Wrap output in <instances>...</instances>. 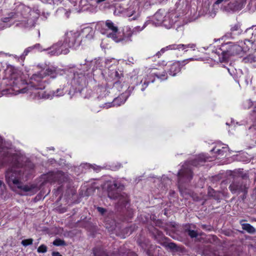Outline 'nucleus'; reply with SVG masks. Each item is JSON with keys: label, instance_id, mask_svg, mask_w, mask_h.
<instances>
[{"label": "nucleus", "instance_id": "nucleus-33", "mask_svg": "<svg viewBox=\"0 0 256 256\" xmlns=\"http://www.w3.org/2000/svg\"><path fill=\"white\" fill-rule=\"evenodd\" d=\"M156 75L158 78L161 79L162 80H165L167 79V76L165 72H163L162 74L156 73Z\"/></svg>", "mask_w": 256, "mask_h": 256}, {"label": "nucleus", "instance_id": "nucleus-4", "mask_svg": "<svg viewBox=\"0 0 256 256\" xmlns=\"http://www.w3.org/2000/svg\"><path fill=\"white\" fill-rule=\"evenodd\" d=\"M6 176L10 186L14 184V186L22 190L26 194L32 195L36 193L37 190L36 186L34 184L22 185L20 181V174L18 171L12 170L7 172Z\"/></svg>", "mask_w": 256, "mask_h": 256}, {"label": "nucleus", "instance_id": "nucleus-32", "mask_svg": "<svg viewBox=\"0 0 256 256\" xmlns=\"http://www.w3.org/2000/svg\"><path fill=\"white\" fill-rule=\"evenodd\" d=\"M53 244L56 246L65 245L64 242L60 239H56L53 242Z\"/></svg>", "mask_w": 256, "mask_h": 256}, {"label": "nucleus", "instance_id": "nucleus-25", "mask_svg": "<svg viewBox=\"0 0 256 256\" xmlns=\"http://www.w3.org/2000/svg\"><path fill=\"white\" fill-rule=\"evenodd\" d=\"M240 82H244L246 86H248V84H250L252 83V77L250 76H246L244 78H242L240 80H238V82L239 83Z\"/></svg>", "mask_w": 256, "mask_h": 256}, {"label": "nucleus", "instance_id": "nucleus-47", "mask_svg": "<svg viewBox=\"0 0 256 256\" xmlns=\"http://www.w3.org/2000/svg\"><path fill=\"white\" fill-rule=\"evenodd\" d=\"M250 130H252H252H256V128H253V124L252 125V126H250Z\"/></svg>", "mask_w": 256, "mask_h": 256}, {"label": "nucleus", "instance_id": "nucleus-26", "mask_svg": "<svg viewBox=\"0 0 256 256\" xmlns=\"http://www.w3.org/2000/svg\"><path fill=\"white\" fill-rule=\"evenodd\" d=\"M253 105V102L250 100H246L242 104V106L244 109H249Z\"/></svg>", "mask_w": 256, "mask_h": 256}, {"label": "nucleus", "instance_id": "nucleus-23", "mask_svg": "<svg viewBox=\"0 0 256 256\" xmlns=\"http://www.w3.org/2000/svg\"><path fill=\"white\" fill-rule=\"evenodd\" d=\"M25 158L22 156H18V155H14L13 156L12 160L14 161V164L16 165H22V162H23Z\"/></svg>", "mask_w": 256, "mask_h": 256}, {"label": "nucleus", "instance_id": "nucleus-11", "mask_svg": "<svg viewBox=\"0 0 256 256\" xmlns=\"http://www.w3.org/2000/svg\"><path fill=\"white\" fill-rule=\"evenodd\" d=\"M229 188L232 192L236 193L244 192L246 187L240 182H234L230 185Z\"/></svg>", "mask_w": 256, "mask_h": 256}, {"label": "nucleus", "instance_id": "nucleus-17", "mask_svg": "<svg viewBox=\"0 0 256 256\" xmlns=\"http://www.w3.org/2000/svg\"><path fill=\"white\" fill-rule=\"evenodd\" d=\"M57 46L55 44L50 48L48 54L50 56H58L62 54V51H60V48H58Z\"/></svg>", "mask_w": 256, "mask_h": 256}, {"label": "nucleus", "instance_id": "nucleus-36", "mask_svg": "<svg viewBox=\"0 0 256 256\" xmlns=\"http://www.w3.org/2000/svg\"><path fill=\"white\" fill-rule=\"evenodd\" d=\"M254 114L256 118L255 120L253 122V128H256V102L254 103Z\"/></svg>", "mask_w": 256, "mask_h": 256}, {"label": "nucleus", "instance_id": "nucleus-2", "mask_svg": "<svg viewBox=\"0 0 256 256\" xmlns=\"http://www.w3.org/2000/svg\"><path fill=\"white\" fill-rule=\"evenodd\" d=\"M246 42H250V41L246 40L244 42H241L240 45L232 42L222 44L220 48L216 50L214 60L217 62H227L230 56L238 54L242 52H246L248 50V48L244 46L246 44Z\"/></svg>", "mask_w": 256, "mask_h": 256}, {"label": "nucleus", "instance_id": "nucleus-46", "mask_svg": "<svg viewBox=\"0 0 256 256\" xmlns=\"http://www.w3.org/2000/svg\"><path fill=\"white\" fill-rule=\"evenodd\" d=\"M255 26H252L249 28H248L246 29L245 32H247L249 30H250L251 29H252Z\"/></svg>", "mask_w": 256, "mask_h": 256}, {"label": "nucleus", "instance_id": "nucleus-51", "mask_svg": "<svg viewBox=\"0 0 256 256\" xmlns=\"http://www.w3.org/2000/svg\"><path fill=\"white\" fill-rule=\"evenodd\" d=\"M24 26H25V27H27L28 26V24H24Z\"/></svg>", "mask_w": 256, "mask_h": 256}, {"label": "nucleus", "instance_id": "nucleus-38", "mask_svg": "<svg viewBox=\"0 0 256 256\" xmlns=\"http://www.w3.org/2000/svg\"><path fill=\"white\" fill-rule=\"evenodd\" d=\"M97 210L102 214H103L106 211L105 209L100 207H98Z\"/></svg>", "mask_w": 256, "mask_h": 256}, {"label": "nucleus", "instance_id": "nucleus-50", "mask_svg": "<svg viewBox=\"0 0 256 256\" xmlns=\"http://www.w3.org/2000/svg\"><path fill=\"white\" fill-rule=\"evenodd\" d=\"M66 14L67 16V17L68 18L69 16V13L68 12H66Z\"/></svg>", "mask_w": 256, "mask_h": 256}, {"label": "nucleus", "instance_id": "nucleus-42", "mask_svg": "<svg viewBox=\"0 0 256 256\" xmlns=\"http://www.w3.org/2000/svg\"><path fill=\"white\" fill-rule=\"evenodd\" d=\"M9 19H10V18H5L3 19V21L4 22H9Z\"/></svg>", "mask_w": 256, "mask_h": 256}, {"label": "nucleus", "instance_id": "nucleus-27", "mask_svg": "<svg viewBox=\"0 0 256 256\" xmlns=\"http://www.w3.org/2000/svg\"><path fill=\"white\" fill-rule=\"evenodd\" d=\"M206 160L201 156H199L196 159L194 160V161L191 162V164L194 166H198L200 164V163H202L203 162L205 161Z\"/></svg>", "mask_w": 256, "mask_h": 256}, {"label": "nucleus", "instance_id": "nucleus-37", "mask_svg": "<svg viewBox=\"0 0 256 256\" xmlns=\"http://www.w3.org/2000/svg\"><path fill=\"white\" fill-rule=\"evenodd\" d=\"M188 234L191 238H194L197 236V232L193 230H189Z\"/></svg>", "mask_w": 256, "mask_h": 256}, {"label": "nucleus", "instance_id": "nucleus-49", "mask_svg": "<svg viewBox=\"0 0 256 256\" xmlns=\"http://www.w3.org/2000/svg\"><path fill=\"white\" fill-rule=\"evenodd\" d=\"M170 246L171 248H174L175 246V244L173 243H170Z\"/></svg>", "mask_w": 256, "mask_h": 256}, {"label": "nucleus", "instance_id": "nucleus-35", "mask_svg": "<svg viewBox=\"0 0 256 256\" xmlns=\"http://www.w3.org/2000/svg\"><path fill=\"white\" fill-rule=\"evenodd\" d=\"M46 247L44 245H41L38 248V252H46Z\"/></svg>", "mask_w": 256, "mask_h": 256}, {"label": "nucleus", "instance_id": "nucleus-43", "mask_svg": "<svg viewBox=\"0 0 256 256\" xmlns=\"http://www.w3.org/2000/svg\"><path fill=\"white\" fill-rule=\"evenodd\" d=\"M148 86V83L144 82V88L142 89V90L143 91L144 90V88H146V86Z\"/></svg>", "mask_w": 256, "mask_h": 256}, {"label": "nucleus", "instance_id": "nucleus-9", "mask_svg": "<svg viewBox=\"0 0 256 256\" xmlns=\"http://www.w3.org/2000/svg\"><path fill=\"white\" fill-rule=\"evenodd\" d=\"M114 188L116 189L113 190H109L108 192V196L111 199H119L120 202L123 204L124 202V198H125L124 196L120 194L118 192V189L120 188V186H118L116 184H114Z\"/></svg>", "mask_w": 256, "mask_h": 256}, {"label": "nucleus", "instance_id": "nucleus-41", "mask_svg": "<svg viewBox=\"0 0 256 256\" xmlns=\"http://www.w3.org/2000/svg\"><path fill=\"white\" fill-rule=\"evenodd\" d=\"M228 149H221V150H220L219 153L224 154V153L227 151Z\"/></svg>", "mask_w": 256, "mask_h": 256}, {"label": "nucleus", "instance_id": "nucleus-52", "mask_svg": "<svg viewBox=\"0 0 256 256\" xmlns=\"http://www.w3.org/2000/svg\"><path fill=\"white\" fill-rule=\"evenodd\" d=\"M94 254L95 256H97V254H96V252H94Z\"/></svg>", "mask_w": 256, "mask_h": 256}, {"label": "nucleus", "instance_id": "nucleus-24", "mask_svg": "<svg viewBox=\"0 0 256 256\" xmlns=\"http://www.w3.org/2000/svg\"><path fill=\"white\" fill-rule=\"evenodd\" d=\"M85 62L86 63H94V64H100L103 62L100 58L93 59L90 56H88L85 59Z\"/></svg>", "mask_w": 256, "mask_h": 256}, {"label": "nucleus", "instance_id": "nucleus-54", "mask_svg": "<svg viewBox=\"0 0 256 256\" xmlns=\"http://www.w3.org/2000/svg\"><path fill=\"white\" fill-rule=\"evenodd\" d=\"M2 184V182H1V181H0V184Z\"/></svg>", "mask_w": 256, "mask_h": 256}, {"label": "nucleus", "instance_id": "nucleus-39", "mask_svg": "<svg viewBox=\"0 0 256 256\" xmlns=\"http://www.w3.org/2000/svg\"><path fill=\"white\" fill-rule=\"evenodd\" d=\"M32 47H34V49L37 48L39 50H41V46L39 44H36L35 45L32 46Z\"/></svg>", "mask_w": 256, "mask_h": 256}, {"label": "nucleus", "instance_id": "nucleus-31", "mask_svg": "<svg viewBox=\"0 0 256 256\" xmlns=\"http://www.w3.org/2000/svg\"><path fill=\"white\" fill-rule=\"evenodd\" d=\"M134 33L133 31L130 32L129 34H128L126 36H125L124 38H122V40H126V42H132L131 37L132 34Z\"/></svg>", "mask_w": 256, "mask_h": 256}, {"label": "nucleus", "instance_id": "nucleus-22", "mask_svg": "<svg viewBox=\"0 0 256 256\" xmlns=\"http://www.w3.org/2000/svg\"><path fill=\"white\" fill-rule=\"evenodd\" d=\"M242 228L249 233L253 234L256 232L255 228L248 224H242Z\"/></svg>", "mask_w": 256, "mask_h": 256}, {"label": "nucleus", "instance_id": "nucleus-12", "mask_svg": "<svg viewBox=\"0 0 256 256\" xmlns=\"http://www.w3.org/2000/svg\"><path fill=\"white\" fill-rule=\"evenodd\" d=\"M228 149V146L227 145L218 142L216 144V146L212 150V152H214L216 154V156H224V154L219 153L220 150H221V149Z\"/></svg>", "mask_w": 256, "mask_h": 256}, {"label": "nucleus", "instance_id": "nucleus-15", "mask_svg": "<svg viewBox=\"0 0 256 256\" xmlns=\"http://www.w3.org/2000/svg\"><path fill=\"white\" fill-rule=\"evenodd\" d=\"M165 12L161 10L158 11L154 15V18L157 20L158 24H162L165 20Z\"/></svg>", "mask_w": 256, "mask_h": 256}, {"label": "nucleus", "instance_id": "nucleus-28", "mask_svg": "<svg viewBox=\"0 0 256 256\" xmlns=\"http://www.w3.org/2000/svg\"><path fill=\"white\" fill-rule=\"evenodd\" d=\"M33 50L34 47H32V46L26 48L24 50L23 54L20 56V58L21 59V60H23L24 59L25 56H26L29 52H31Z\"/></svg>", "mask_w": 256, "mask_h": 256}, {"label": "nucleus", "instance_id": "nucleus-16", "mask_svg": "<svg viewBox=\"0 0 256 256\" xmlns=\"http://www.w3.org/2000/svg\"><path fill=\"white\" fill-rule=\"evenodd\" d=\"M169 74L172 76H176L180 70V65H170Z\"/></svg>", "mask_w": 256, "mask_h": 256}, {"label": "nucleus", "instance_id": "nucleus-30", "mask_svg": "<svg viewBox=\"0 0 256 256\" xmlns=\"http://www.w3.org/2000/svg\"><path fill=\"white\" fill-rule=\"evenodd\" d=\"M54 92V96H61L64 95V92L62 88H58L56 92L52 91Z\"/></svg>", "mask_w": 256, "mask_h": 256}, {"label": "nucleus", "instance_id": "nucleus-8", "mask_svg": "<svg viewBox=\"0 0 256 256\" xmlns=\"http://www.w3.org/2000/svg\"><path fill=\"white\" fill-rule=\"evenodd\" d=\"M79 36L77 32H70L65 34L64 42L68 44V46H73Z\"/></svg>", "mask_w": 256, "mask_h": 256}, {"label": "nucleus", "instance_id": "nucleus-10", "mask_svg": "<svg viewBox=\"0 0 256 256\" xmlns=\"http://www.w3.org/2000/svg\"><path fill=\"white\" fill-rule=\"evenodd\" d=\"M178 177L180 180H185L186 181L190 180L192 178L191 170L184 166L183 168L180 170L178 172Z\"/></svg>", "mask_w": 256, "mask_h": 256}, {"label": "nucleus", "instance_id": "nucleus-7", "mask_svg": "<svg viewBox=\"0 0 256 256\" xmlns=\"http://www.w3.org/2000/svg\"><path fill=\"white\" fill-rule=\"evenodd\" d=\"M128 98V96L125 94H120V96L114 99L112 102H108L104 104V107L106 108L112 106H120L122 104H124L127 98Z\"/></svg>", "mask_w": 256, "mask_h": 256}, {"label": "nucleus", "instance_id": "nucleus-29", "mask_svg": "<svg viewBox=\"0 0 256 256\" xmlns=\"http://www.w3.org/2000/svg\"><path fill=\"white\" fill-rule=\"evenodd\" d=\"M149 22H150L148 21H146V22H145V23L144 24L142 28H140V26H136L133 29L132 31L134 32H139L142 31L146 26L148 25V24Z\"/></svg>", "mask_w": 256, "mask_h": 256}, {"label": "nucleus", "instance_id": "nucleus-3", "mask_svg": "<svg viewBox=\"0 0 256 256\" xmlns=\"http://www.w3.org/2000/svg\"><path fill=\"white\" fill-rule=\"evenodd\" d=\"M44 88V86H40L37 88H28L26 90V88H22L21 90L14 88L9 90V95H17L20 93L27 92L30 98L32 99L38 100L52 98L54 96V92L44 91L43 90Z\"/></svg>", "mask_w": 256, "mask_h": 256}, {"label": "nucleus", "instance_id": "nucleus-40", "mask_svg": "<svg viewBox=\"0 0 256 256\" xmlns=\"http://www.w3.org/2000/svg\"><path fill=\"white\" fill-rule=\"evenodd\" d=\"M52 256H62L58 252H53Z\"/></svg>", "mask_w": 256, "mask_h": 256}, {"label": "nucleus", "instance_id": "nucleus-53", "mask_svg": "<svg viewBox=\"0 0 256 256\" xmlns=\"http://www.w3.org/2000/svg\"><path fill=\"white\" fill-rule=\"evenodd\" d=\"M189 60H190V61H192V60H194V58H190Z\"/></svg>", "mask_w": 256, "mask_h": 256}, {"label": "nucleus", "instance_id": "nucleus-19", "mask_svg": "<svg viewBox=\"0 0 256 256\" xmlns=\"http://www.w3.org/2000/svg\"><path fill=\"white\" fill-rule=\"evenodd\" d=\"M126 15L128 17H131L134 16L132 18V20H135L140 16V14L138 12H136L133 10L132 8H130L129 10H128Z\"/></svg>", "mask_w": 256, "mask_h": 256}, {"label": "nucleus", "instance_id": "nucleus-45", "mask_svg": "<svg viewBox=\"0 0 256 256\" xmlns=\"http://www.w3.org/2000/svg\"><path fill=\"white\" fill-rule=\"evenodd\" d=\"M114 60V58H112V59H110V60H108L105 62L106 63H108V62H114L112 61Z\"/></svg>", "mask_w": 256, "mask_h": 256}, {"label": "nucleus", "instance_id": "nucleus-20", "mask_svg": "<svg viewBox=\"0 0 256 256\" xmlns=\"http://www.w3.org/2000/svg\"><path fill=\"white\" fill-rule=\"evenodd\" d=\"M230 31L232 33L235 35H240L242 32V30L240 28V26L239 24H236L232 26L230 28Z\"/></svg>", "mask_w": 256, "mask_h": 256}, {"label": "nucleus", "instance_id": "nucleus-18", "mask_svg": "<svg viewBox=\"0 0 256 256\" xmlns=\"http://www.w3.org/2000/svg\"><path fill=\"white\" fill-rule=\"evenodd\" d=\"M82 32L86 34V37L88 39L92 38L94 34V30L90 26L85 28L83 29Z\"/></svg>", "mask_w": 256, "mask_h": 256}, {"label": "nucleus", "instance_id": "nucleus-21", "mask_svg": "<svg viewBox=\"0 0 256 256\" xmlns=\"http://www.w3.org/2000/svg\"><path fill=\"white\" fill-rule=\"evenodd\" d=\"M242 62L244 63L256 62V56L252 54H250L243 58Z\"/></svg>", "mask_w": 256, "mask_h": 256}, {"label": "nucleus", "instance_id": "nucleus-13", "mask_svg": "<svg viewBox=\"0 0 256 256\" xmlns=\"http://www.w3.org/2000/svg\"><path fill=\"white\" fill-rule=\"evenodd\" d=\"M228 72L230 75L236 78H240L242 75V71L240 69L237 70L234 65H229V67L227 68Z\"/></svg>", "mask_w": 256, "mask_h": 256}, {"label": "nucleus", "instance_id": "nucleus-1", "mask_svg": "<svg viewBox=\"0 0 256 256\" xmlns=\"http://www.w3.org/2000/svg\"><path fill=\"white\" fill-rule=\"evenodd\" d=\"M6 72L10 74L8 77L10 80L9 84L12 86V88L4 90L2 91V94L4 95L9 94V90L14 88L21 90L20 86L25 84H28L27 87L25 88L26 90L28 88L40 86H42L41 82L43 77L46 76H50L51 78H54L56 76L55 70L53 68H46L44 71H42L38 74H33L30 78L29 82H28L24 79L25 76L22 75V72L18 70L14 69L12 65L8 66Z\"/></svg>", "mask_w": 256, "mask_h": 256}, {"label": "nucleus", "instance_id": "nucleus-6", "mask_svg": "<svg viewBox=\"0 0 256 256\" xmlns=\"http://www.w3.org/2000/svg\"><path fill=\"white\" fill-rule=\"evenodd\" d=\"M196 48V44H172L169 45L164 48L161 49V50L158 52L156 54V56H160L161 54H163L165 51L168 50H178V51H184L186 52L188 50V48L194 49Z\"/></svg>", "mask_w": 256, "mask_h": 256}, {"label": "nucleus", "instance_id": "nucleus-44", "mask_svg": "<svg viewBox=\"0 0 256 256\" xmlns=\"http://www.w3.org/2000/svg\"><path fill=\"white\" fill-rule=\"evenodd\" d=\"M94 169L96 171L98 172V171H99V170H100V167H99V166H96V167H94Z\"/></svg>", "mask_w": 256, "mask_h": 256}, {"label": "nucleus", "instance_id": "nucleus-48", "mask_svg": "<svg viewBox=\"0 0 256 256\" xmlns=\"http://www.w3.org/2000/svg\"><path fill=\"white\" fill-rule=\"evenodd\" d=\"M130 59L131 60H129V62L130 63L134 64V59L132 58Z\"/></svg>", "mask_w": 256, "mask_h": 256}, {"label": "nucleus", "instance_id": "nucleus-34", "mask_svg": "<svg viewBox=\"0 0 256 256\" xmlns=\"http://www.w3.org/2000/svg\"><path fill=\"white\" fill-rule=\"evenodd\" d=\"M32 242H33V240L32 238L24 240H22V244L24 246H27L32 244Z\"/></svg>", "mask_w": 256, "mask_h": 256}, {"label": "nucleus", "instance_id": "nucleus-14", "mask_svg": "<svg viewBox=\"0 0 256 256\" xmlns=\"http://www.w3.org/2000/svg\"><path fill=\"white\" fill-rule=\"evenodd\" d=\"M56 45H58V48H60V51H62V54H66L69 52V48L71 46H68V44L65 42H62V41H60L56 44Z\"/></svg>", "mask_w": 256, "mask_h": 256}, {"label": "nucleus", "instance_id": "nucleus-5", "mask_svg": "<svg viewBox=\"0 0 256 256\" xmlns=\"http://www.w3.org/2000/svg\"><path fill=\"white\" fill-rule=\"evenodd\" d=\"M106 26L107 28L104 32H102L103 34H106L108 38L112 39L114 42H122V39L118 38V28L110 20H107L106 22Z\"/></svg>", "mask_w": 256, "mask_h": 256}]
</instances>
